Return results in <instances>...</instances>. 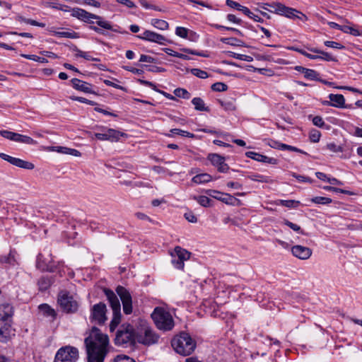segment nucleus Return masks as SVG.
Wrapping results in <instances>:
<instances>
[{
  "label": "nucleus",
  "instance_id": "1",
  "mask_svg": "<svg viewBox=\"0 0 362 362\" xmlns=\"http://www.w3.org/2000/svg\"><path fill=\"white\" fill-rule=\"evenodd\" d=\"M88 362H103L108 353L109 339L99 329L93 327L85 339Z\"/></svg>",
  "mask_w": 362,
  "mask_h": 362
},
{
  "label": "nucleus",
  "instance_id": "2",
  "mask_svg": "<svg viewBox=\"0 0 362 362\" xmlns=\"http://www.w3.org/2000/svg\"><path fill=\"white\" fill-rule=\"evenodd\" d=\"M174 350L182 356H189L192 354L197 346L196 341L187 333L183 332L174 337L171 341Z\"/></svg>",
  "mask_w": 362,
  "mask_h": 362
},
{
  "label": "nucleus",
  "instance_id": "3",
  "mask_svg": "<svg viewBox=\"0 0 362 362\" xmlns=\"http://www.w3.org/2000/svg\"><path fill=\"white\" fill-rule=\"evenodd\" d=\"M137 341L136 331L131 325H123L117 332L115 342L123 347L134 346Z\"/></svg>",
  "mask_w": 362,
  "mask_h": 362
},
{
  "label": "nucleus",
  "instance_id": "4",
  "mask_svg": "<svg viewBox=\"0 0 362 362\" xmlns=\"http://www.w3.org/2000/svg\"><path fill=\"white\" fill-rule=\"evenodd\" d=\"M151 317L157 328L160 330L169 331L174 327V320L171 314L163 308H156L151 314Z\"/></svg>",
  "mask_w": 362,
  "mask_h": 362
},
{
  "label": "nucleus",
  "instance_id": "5",
  "mask_svg": "<svg viewBox=\"0 0 362 362\" xmlns=\"http://www.w3.org/2000/svg\"><path fill=\"white\" fill-rule=\"evenodd\" d=\"M265 5L269 6L270 8H273L276 13L286 16V18L291 19L294 20L298 18L304 21H306L308 19L306 15L302 12L298 11L296 8L288 7L279 2H273L272 4H266Z\"/></svg>",
  "mask_w": 362,
  "mask_h": 362
},
{
  "label": "nucleus",
  "instance_id": "6",
  "mask_svg": "<svg viewBox=\"0 0 362 362\" xmlns=\"http://www.w3.org/2000/svg\"><path fill=\"white\" fill-rule=\"evenodd\" d=\"M57 302L62 310L66 313H76L78 309V301L66 291L59 293Z\"/></svg>",
  "mask_w": 362,
  "mask_h": 362
},
{
  "label": "nucleus",
  "instance_id": "7",
  "mask_svg": "<svg viewBox=\"0 0 362 362\" xmlns=\"http://www.w3.org/2000/svg\"><path fill=\"white\" fill-rule=\"evenodd\" d=\"M137 342L144 345L156 344L158 340V335L149 327L143 325L136 331Z\"/></svg>",
  "mask_w": 362,
  "mask_h": 362
},
{
  "label": "nucleus",
  "instance_id": "8",
  "mask_svg": "<svg viewBox=\"0 0 362 362\" xmlns=\"http://www.w3.org/2000/svg\"><path fill=\"white\" fill-rule=\"evenodd\" d=\"M78 358V349L74 346H66L57 351L54 362H76Z\"/></svg>",
  "mask_w": 362,
  "mask_h": 362
},
{
  "label": "nucleus",
  "instance_id": "9",
  "mask_svg": "<svg viewBox=\"0 0 362 362\" xmlns=\"http://www.w3.org/2000/svg\"><path fill=\"white\" fill-rule=\"evenodd\" d=\"M36 267L42 272H53L57 268V265L52 259V254L48 252L38 255Z\"/></svg>",
  "mask_w": 362,
  "mask_h": 362
},
{
  "label": "nucleus",
  "instance_id": "10",
  "mask_svg": "<svg viewBox=\"0 0 362 362\" xmlns=\"http://www.w3.org/2000/svg\"><path fill=\"white\" fill-rule=\"evenodd\" d=\"M107 308L105 303H99L91 308L90 319L99 325H103L107 320Z\"/></svg>",
  "mask_w": 362,
  "mask_h": 362
},
{
  "label": "nucleus",
  "instance_id": "11",
  "mask_svg": "<svg viewBox=\"0 0 362 362\" xmlns=\"http://www.w3.org/2000/svg\"><path fill=\"white\" fill-rule=\"evenodd\" d=\"M116 292L122 300L124 313L126 315L131 314L132 313V298L129 291L126 288L118 286L116 288Z\"/></svg>",
  "mask_w": 362,
  "mask_h": 362
},
{
  "label": "nucleus",
  "instance_id": "12",
  "mask_svg": "<svg viewBox=\"0 0 362 362\" xmlns=\"http://www.w3.org/2000/svg\"><path fill=\"white\" fill-rule=\"evenodd\" d=\"M104 133H95V137L100 141H110L117 142L121 136H127V134L114 129H104Z\"/></svg>",
  "mask_w": 362,
  "mask_h": 362
},
{
  "label": "nucleus",
  "instance_id": "13",
  "mask_svg": "<svg viewBox=\"0 0 362 362\" xmlns=\"http://www.w3.org/2000/svg\"><path fill=\"white\" fill-rule=\"evenodd\" d=\"M206 194L210 197H212L217 200L221 201L226 204L234 205L235 203L238 201L232 195L226 193H222L217 190L209 189L206 191Z\"/></svg>",
  "mask_w": 362,
  "mask_h": 362
},
{
  "label": "nucleus",
  "instance_id": "14",
  "mask_svg": "<svg viewBox=\"0 0 362 362\" xmlns=\"http://www.w3.org/2000/svg\"><path fill=\"white\" fill-rule=\"evenodd\" d=\"M84 17L81 20L82 21L88 23H93V20H97V25L104 29L112 30V25L111 23L106 21H103L102 18L100 16H97L95 14L89 13L86 11V15L83 16Z\"/></svg>",
  "mask_w": 362,
  "mask_h": 362
},
{
  "label": "nucleus",
  "instance_id": "15",
  "mask_svg": "<svg viewBox=\"0 0 362 362\" xmlns=\"http://www.w3.org/2000/svg\"><path fill=\"white\" fill-rule=\"evenodd\" d=\"M208 159L211 164L217 168L220 173H226L229 170V166L225 163V158L216 154L211 153L208 156Z\"/></svg>",
  "mask_w": 362,
  "mask_h": 362
},
{
  "label": "nucleus",
  "instance_id": "16",
  "mask_svg": "<svg viewBox=\"0 0 362 362\" xmlns=\"http://www.w3.org/2000/svg\"><path fill=\"white\" fill-rule=\"evenodd\" d=\"M137 37L141 40L156 42L160 45H164L165 41H166V39L163 35L151 30H146L144 32L142 35H138Z\"/></svg>",
  "mask_w": 362,
  "mask_h": 362
},
{
  "label": "nucleus",
  "instance_id": "17",
  "mask_svg": "<svg viewBox=\"0 0 362 362\" xmlns=\"http://www.w3.org/2000/svg\"><path fill=\"white\" fill-rule=\"evenodd\" d=\"M291 252L296 257L303 260L310 258L313 253L310 248L299 245L293 246Z\"/></svg>",
  "mask_w": 362,
  "mask_h": 362
},
{
  "label": "nucleus",
  "instance_id": "18",
  "mask_svg": "<svg viewBox=\"0 0 362 362\" xmlns=\"http://www.w3.org/2000/svg\"><path fill=\"white\" fill-rule=\"evenodd\" d=\"M11 320L0 321V341L6 342L11 335Z\"/></svg>",
  "mask_w": 362,
  "mask_h": 362
},
{
  "label": "nucleus",
  "instance_id": "19",
  "mask_svg": "<svg viewBox=\"0 0 362 362\" xmlns=\"http://www.w3.org/2000/svg\"><path fill=\"white\" fill-rule=\"evenodd\" d=\"M103 292L105 294L112 311L118 312L121 310V305L116 294L109 288H104Z\"/></svg>",
  "mask_w": 362,
  "mask_h": 362
},
{
  "label": "nucleus",
  "instance_id": "20",
  "mask_svg": "<svg viewBox=\"0 0 362 362\" xmlns=\"http://www.w3.org/2000/svg\"><path fill=\"white\" fill-rule=\"evenodd\" d=\"M329 99L332 103V107L337 108H351V105L345 104V98L341 94L331 93L328 96Z\"/></svg>",
  "mask_w": 362,
  "mask_h": 362
},
{
  "label": "nucleus",
  "instance_id": "21",
  "mask_svg": "<svg viewBox=\"0 0 362 362\" xmlns=\"http://www.w3.org/2000/svg\"><path fill=\"white\" fill-rule=\"evenodd\" d=\"M13 315V308L8 303L0 305V321L11 320Z\"/></svg>",
  "mask_w": 362,
  "mask_h": 362
},
{
  "label": "nucleus",
  "instance_id": "22",
  "mask_svg": "<svg viewBox=\"0 0 362 362\" xmlns=\"http://www.w3.org/2000/svg\"><path fill=\"white\" fill-rule=\"evenodd\" d=\"M73 87L77 90L86 93H95L91 90V85L87 82L83 81L78 78H73L71 81Z\"/></svg>",
  "mask_w": 362,
  "mask_h": 362
},
{
  "label": "nucleus",
  "instance_id": "23",
  "mask_svg": "<svg viewBox=\"0 0 362 362\" xmlns=\"http://www.w3.org/2000/svg\"><path fill=\"white\" fill-rule=\"evenodd\" d=\"M247 158H252L253 160L260 161L262 163H268L271 164H276L277 160L274 158H269L266 156L259 154L258 153H255L253 151H247L245 153Z\"/></svg>",
  "mask_w": 362,
  "mask_h": 362
},
{
  "label": "nucleus",
  "instance_id": "24",
  "mask_svg": "<svg viewBox=\"0 0 362 362\" xmlns=\"http://www.w3.org/2000/svg\"><path fill=\"white\" fill-rule=\"evenodd\" d=\"M39 312L44 317H50L54 321L57 317V313L48 304L44 303L38 306Z\"/></svg>",
  "mask_w": 362,
  "mask_h": 362
},
{
  "label": "nucleus",
  "instance_id": "25",
  "mask_svg": "<svg viewBox=\"0 0 362 362\" xmlns=\"http://www.w3.org/2000/svg\"><path fill=\"white\" fill-rule=\"evenodd\" d=\"M295 69L299 72L303 73L305 78L308 79L313 81L319 80V74L313 69H307L301 66H296Z\"/></svg>",
  "mask_w": 362,
  "mask_h": 362
},
{
  "label": "nucleus",
  "instance_id": "26",
  "mask_svg": "<svg viewBox=\"0 0 362 362\" xmlns=\"http://www.w3.org/2000/svg\"><path fill=\"white\" fill-rule=\"evenodd\" d=\"M138 82L141 85L147 86L152 88L155 91L162 94L163 96H165L168 99H170L172 100H176L175 97L172 95L171 94L166 93L163 90L158 89L156 88V86L151 81L139 78V79H138Z\"/></svg>",
  "mask_w": 362,
  "mask_h": 362
},
{
  "label": "nucleus",
  "instance_id": "27",
  "mask_svg": "<svg viewBox=\"0 0 362 362\" xmlns=\"http://www.w3.org/2000/svg\"><path fill=\"white\" fill-rule=\"evenodd\" d=\"M313 53L319 54V57L320 59L327 61V62H337V59L335 57H333L331 54L321 51L316 48H310L309 49Z\"/></svg>",
  "mask_w": 362,
  "mask_h": 362
},
{
  "label": "nucleus",
  "instance_id": "28",
  "mask_svg": "<svg viewBox=\"0 0 362 362\" xmlns=\"http://www.w3.org/2000/svg\"><path fill=\"white\" fill-rule=\"evenodd\" d=\"M192 103L194 105L196 110L204 112L210 111L209 107L205 105L204 100L201 98H194L192 100Z\"/></svg>",
  "mask_w": 362,
  "mask_h": 362
},
{
  "label": "nucleus",
  "instance_id": "29",
  "mask_svg": "<svg viewBox=\"0 0 362 362\" xmlns=\"http://www.w3.org/2000/svg\"><path fill=\"white\" fill-rule=\"evenodd\" d=\"M212 177L208 173H201L192 177V180L196 184H203L210 182Z\"/></svg>",
  "mask_w": 362,
  "mask_h": 362
},
{
  "label": "nucleus",
  "instance_id": "30",
  "mask_svg": "<svg viewBox=\"0 0 362 362\" xmlns=\"http://www.w3.org/2000/svg\"><path fill=\"white\" fill-rule=\"evenodd\" d=\"M13 165L16 167L28 170H33L35 168L33 163L18 158H15Z\"/></svg>",
  "mask_w": 362,
  "mask_h": 362
},
{
  "label": "nucleus",
  "instance_id": "31",
  "mask_svg": "<svg viewBox=\"0 0 362 362\" xmlns=\"http://www.w3.org/2000/svg\"><path fill=\"white\" fill-rule=\"evenodd\" d=\"M174 251H175V253L176 254L177 257H178L180 259L185 262L189 259L190 252H189L187 250H186L184 248L180 247V246H176L175 247Z\"/></svg>",
  "mask_w": 362,
  "mask_h": 362
},
{
  "label": "nucleus",
  "instance_id": "32",
  "mask_svg": "<svg viewBox=\"0 0 362 362\" xmlns=\"http://www.w3.org/2000/svg\"><path fill=\"white\" fill-rule=\"evenodd\" d=\"M173 134L181 135L182 136L189 137V138H194V134L190 133V132H187V131H184V130L180 129H170V133L165 134V136H166L168 137H172L173 136Z\"/></svg>",
  "mask_w": 362,
  "mask_h": 362
},
{
  "label": "nucleus",
  "instance_id": "33",
  "mask_svg": "<svg viewBox=\"0 0 362 362\" xmlns=\"http://www.w3.org/2000/svg\"><path fill=\"white\" fill-rule=\"evenodd\" d=\"M112 313H113V317H112V320L110 322V329L111 332H113L121 322L120 310L118 312L112 311Z\"/></svg>",
  "mask_w": 362,
  "mask_h": 362
},
{
  "label": "nucleus",
  "instance_id": "34",
  "mask_svg": "<svg viewBox=\"0 0 362 362\" xmlns=\"http://www.w3.org/2000/svg\"><path fill=\"white\" fill-rule=\"evenodd\" d=\"M248 178L252 181L259 182H265V183H271L272 180L267 176H264L262 175H259L257 173H255L248 176Z\"/></svg>",
  "mask_w": 362,
  "mask_h": 362
},
{
  "label": "nucleus",
  "instance_id": "35",
  "mask_svg": "<svg viewBox=\"0 0 362 362\" xmlns=\"http://www.w3.org/2000/svg\"><path fill=\"white\" fill-rule=\"evenodd\" d=\"M226 5L230 8L240 11L243 13H249V8L247 7L243 6L235 1L226 0Z\"/></svg>",
  "mask_w": 362,
  "mask_h": 362
},
{
  "label": "nucleus",
  "instance_id": "36",
  "mask_svg": "<svg viewBox=\"0 0 362 362\" xmlns=\"http://www.w3.org/2000/svg\"><path fill=\"white\" fill-rule=\"evenodd\" d=\"M151 24L156 28L165 30L169 27L168 22L164 20L154 18L151 20Z\"/></svg>",
  "mask_w": 362,
  "mask_h": 362
},
{
  "label": "nucleus",
  "instance_id": "37",
  "mask_svg": "<svg viewBox=\"0 0 362 362\" xmlns=\"http://www.w3.org/2000/svg\"><path fill=\"white\" fill-rule=\"evenodd\" d=\"M54 35L56 36L60 37H66V38H70V39H76L78 38L79 36L78 33L76 32H68V31H58L54 32Z\"/></svg>",
  "mask_w": 362,
  "mask_h": 362
},
{
  "label": "nucleus",
  "instance_id": "38",
  "mask_svg": "<svg viewBox=\"0 0 362 362\" xmlns=\"http://www.w3.org/2000/svg\"><path fill=\"white\" fill-rule=\"evenodd\" d=\"M15 141L28 144H33L35 143V141L33 138L18 133H16Z\"/></svg>",
  "mask_w": 362,
  "mask_h": 362
},
{
  "label": "nucleus",
  "instance_id": "39",
  "mask_svg": "<svg viewBox=\"0 0 362 362\" xmlns=\"http://www.w3.org/2000/svg\"><path fill=\"white\" fill-rule=\"evenodd\" d=\"M279 204L287 208H296L299 206L300 202L296 200H282L278 201Z\"/></svg>",
  "mask_w": 362,
  "mask_h": 362
},
{
  "label": "nucleus",
  "instance_id": "40",
  "mask_svg": "<svg viewBox=\"0 0 362 362\" xmlns=\"http://www.w3.org/2000/svg\"><path fill=\"white\" fill-rule=\"evenodd\" d=\"M0 262L4 264H9L13 265L16 262L15 256L13 251H10L7 256H2L0 257Z\"/></svg>",
  "mask_w": 362,
  "mask_h": 362
},
{
  "label": "nucleus",
  "instance_id": "41",
  "mask_svg": "<svg viewBox=\"0 0 362 362\" xmlns=\"http://www.w3.org/2000/svg\"><path fill=\"white\" fill-rule=\"evenodd\" d=\"M190 72L195 76L199 78H207L209 77V74L206 71L202 70L200 69L194 68L190 69Z\"/></svg>",
  "mask_w": 362,
  "mask_h": 362
},
{
  "label": "nucleus",
  "instance_id": "42",
  "mask_svg": "<svg viewBox=\"0 0 362 362\" xmlns=\"http://www.w3.org/2000/svg\"><path fill=\"white\" fill-rule=\"evenodd\" d=\"M22 57H24L25 59H30V60H33V61H35V62H40V63H47L48 61L46 58H44V57H38L37 55H34V54H22L21 55Z\"/></svg>",
  "mask_w": 362,
  "mask_h": 362
},
{
  "label": "nucleus",
  "instance_id": "43",
  "mask_svg": "<svg viewBox=\"0 0 362 362\" xmlns=\"http://www.w3.org/2000/svg\"><path fill=\"white\" fill-rule=\"evenodd\" d=\"M311 201L317 204H328L332 203V199L326 197H313Z\"/></svg>",
  "mask_w": 362,
  "mask_h": 362
},
{
  "label": "nucleus",
  "instance_id": "44",
  "mask_svg": "<svg viewBox=\"0 0 362 362\" xmlns=\"http://www.w3.org/2000/svg\"><path fill=\"white\" fill-rule=\"evenodd\" d=\"M86 15V11L80 8H73L71 11V16L75 17L79 20H82L84 17L83 16Z\"/></svg>",
  "mask_w": 362,
  "mask_h": 362
},
{
  "label": "nucleus",
  "instance_id": "45",
  "mask_svg": "<svg viewBox=\"0 0 362 362\" xmlns=\"http://www.w3.org/2000/svg\"><path fill=\"white\" fill-rule=\"evenodd\" d=\"M174 94L177 97L186 98V99L189 98V96H190L189 93L186 89L180 88H176L174 90Z\"/></svg>",
  "mask_w": 362,
  "mask_h": 362
},
{
  "label": "nucleus",
  "instance_id": "46",
  "mask_svg": "<svg viewBox=\"0 0 362 362\" xmlns=\"http://www.w3.org/2000/svg\"><path fill=\"white\" fill-rule=\"evenodd\" d=\"M341 31H343L345 33H349L354 36L361 35V32L358 30L348 25H343Z\"/></svg>",
  "mask_w": 362,
  "mask_h": 362
},
{
  "label": "nucleus",
  "instance_id": "47",
  "mask_svg": "<svg viewBox=\"0 0 362 362\" xmlns=\"http://www.w3.org/2000/svg\"><path fill=\"white\" fill-rule=\"evenodd\" d=\"M194 199L197 201V202L202 205V206L207 207L210 206L211 199L206 196H199L194 197Z\"/></svg>",
  "mask_w": 362,
  "mask_h": 362
},
{
  "label": "nucleus",
  "instance_id": "48",
  "mask_svg": "<svg viewBox=\"0 0 362 362\" xmlns=\"http://www.w3.org/2000/svg\"><path fill=\"white\" fill-rule=\"evenodd\" d=\"M219 103L226 110H235V105L233 101L230 100H219Z\"/></svg>",
  "mask_w": 362,
  "mask_h": 362
},
{
  "label": "nucleus",
  "instance_id": "49",
  "mask_svg": "<svg viewBox=\"0 0 362 362\" xmlns=\"http://www.w3.org/2000/svg\"><path fill=\"white\" fill-rule=\"evenodd\" d=\"M211 89L214 91H226L228 89V86L222 82H216L211 86Z\"/></svg>",
  "mask_w": 362,
  "mask_h": 362
},
{
  "label": "nucleus",
  "instance_id": "50",
  "mask_svg": "<svg viewBox=\"0 0 362 362\" xmlns=\"http://www.w3.org/2000/svg\"><path fill=\"white\" fill-rule=\"evenodd\" d=\"M321 133L317 129H312L309 134L310 140L312 142L317 143L320 141Z\"/></svg>",
  "mask_w": 362,
  "mask_h": 362
},
{
  "label": "nucleus",
  "instance_id": "51",
  "mask_svg": "<svg viewBox=\"0 0 362 362\" xmlns=\"http://www.w3.org/2000/svg\"><path fill=\"white\" fill-rule=\"evenodd\" d=\"M327 149L329 150L333 153L343 152L344 148L341 146H338L334 143H329L326 145Z\"/></svg>",
  "mask_w": 362,
  "mask_h": 362
},
{
  "label": "nucleus",
  "instance_id": "52",
  "mask_svg": "<svg viewBox=\"0 0 362 362\" xmlns=\"http://www.w3.org/2000/svg\"><path fill=\"white\" fill-rule=\"evenodd\" d=\"M0 134H1V136H2L3 137H4L7 139L15 141L16 136V133H15V132H12L7 131V130H1Z\"/></svg>",
  "mask_w": 362,
  "mask_h": 362
},
{
  "label": "nucleus",
  "instance_id": "53",
  "mask_svg": "<svg viewBox=\"0 0 362 362\" xmlns=\"http://www.w3.org/2000/svg\"><path fill=\"white\" fill-rule=\"evenodd\" d=\"M50 285L49 281L48 279L46 278H40L38 281V286L40 288V290L45 291L49 288Z\"/></svg>",
  "mask_w": 362,
  "mask_h": 362
},
{
  "label": "nucleus",
  "instance_id": "54",
  "mask_svg": "<svg viewBox=\"0 0 362 362\" xmlns=\"http://www.w3.org/2000/svg\"><path fill=\"white\" fill-rule=\"evenodd\" d=\"M70 99L72 100L78 101V102H81V103H86V104H88L90 105H97V103L95 102H94L93 100H88V99H86L85 98H83V97L71 96Z\"/></svg>",
  "mask_w": 362,
  "mask_h": 362
},
{
  "label": "nucleus",
  "instance_id": "55",
  "mask_svg": "<svg viewBox=\"0 0 362 362\" xmlns=\"http://www.w3.org/2000/svg\"><path fill=\"white\" fill-rule=\"evenodd\" d=\"M181 50L183 52H185V53H187V54H193V55H197V56H200V57H208L209 55L204 52H197L196 50H193V49H189V48H182L181 49Z\"/></svg>",
  "mask_w": 362,
  "mask_h": 362
},
{
  "label": "nucleus",
  "instance_id": "56",
  "mask_svg": "<svg viewBox=\"0 0 362 362\" xmlns=\"http://www.w3.org/2000/svg\"><path fill=\"white\" fill-rule=\"evenodd\" d=\"M284 223L286 226H288L294 231L300 232L301 234H304L303 230H301L300 227L298 225L293 223L289 221L288 220H284Z\"/></svg>",
  "mask_w": 362,
  "mask_h": 362
},
{
  "label": "nucleus",
  "instance_id": "57",
  "mask_svg": "<svg viewBox=\"0 0 362 362\" xmlns=\"http://www.w3.org/2000/svg\"><path fill=\"white\" fill-rule=\"evenodd\" d=\"M175 34L180 37L186 38L188 34V30L184 27H177Z\"/></svg>",
  "mask_w": 362,
  "mask_h": 362
},
{
  "label": "nucleus",
  "instance_id": "58",
  "mask_svg": "<svg viewBox=\"0 0 362 362\" xmlns=\"http://www.w3.org/2000/svg\"><path fill=\"white\" fill-rule=\"evenodd\" d=\"M324 44L327 47H332V48H335V49H341L344 48V45H342L341 44H340L339 42H334V41H325L324 42Z\"/></svg>",
  "mask_w": 362,
  "mask_h": 362
},
{
  "label": "nucleus",
  "instance_id": "59",
  "mask_svg": "<svg viewBox=\"0 0 362 362\" xmlns=\"http://www.w3.org/2000/svg\"><path fill=\"white\" fill-rule=\"evenodd\" d=\"M103 82H104V83L105 85H107L108 86H112V87H114V88H115L117 89L122 90L123 91H125V92L127 91L126 88H124V87H123V86H122L120 85H118V84H117V83H114V82H112V81H111L110 80L105 79V80H104Z\"/></svg>",
  "mask_w": 362,
  "mask_h": 362
},
{
  "label": "nucleus",
  "instance_id": "60",
  "mask_svg": "<svg viewBox=\"0 0 362 362\" xmlns=\"http://www.w3.org/2000/svg\"><path fill=\"white\" fill-rule=\"evenodd\" d=\"M313 123L315 126H317L320 128L323 127L325 124L322 117L320 116H315L313 118Z\"/></svg>",
  "mask_w": 362,
  "mask_h": 362
},
{
  "label": "nucleus",
  "instance_id": "61",
  "mask_svg": "<svg viewBox=\"0 0 362 362\" xmlns=\"http://www.w3.org/2000/svg\"><path fill=\"white\" fill-rule=\"evenodd\" d=\"M232 56L235 59L246 62H252L253 60V58L249 55L233 53Z\"/></svg>",
  "mask_w": 362,
  "mask_h": 362
},
{
  "label": "nucleus",
  "instance_id": "62",
  "mask_svg": "<svg viewBox=\"0 0 362 362\" xmlns=\"http://www.w3.org/2000/svg\"><path fill=\"white\" fill-rule=\"evenodd\" d=\"M281 147V150H288V151H294V152H299V153H305L304 151H303L302 150L295 147V146H290V145H287V144H282L280 146Z\"/></svg>",
  "mask_w": 362,
  "mask_h": 362
},
{
  "label": "nucleus",
  "instance_id": "63",
  "mask_svg": "<svg viewBox=\"0 0 362 362\" xmlns=\"http://www.w3.org/2000/svg\"><path fill=\"white\" fill-rule=\"evenodd\" d=\"M172 264L174 267L178 269H182L184 268V261L180 259L178 257L174 258L172 260Z\"/></svg>",
  "mask_w": 362,
  "mask_h": 362
},
{
  "label": "nucleus",
  "instance_id": "64",
  "mask_svg": "<svg viewBox=\"0 0 362 362\" xmlns=\"http://www.w3.org/2000/svg\"><path fill=\"white\" fill-rule=\"evenodd\" d=\"M115 362H135V361L127 356H118L115 359Z\"/></svg>",
  "mask_w": 362,
  "mask_h": 362
}]
</instances>
